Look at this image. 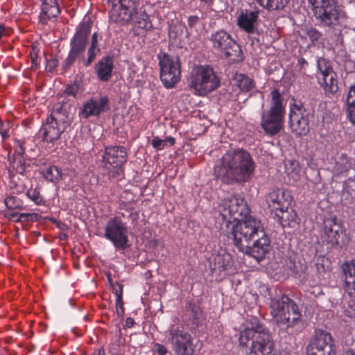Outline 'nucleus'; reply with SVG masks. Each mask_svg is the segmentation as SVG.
<instances>
[{
  "mask_svg": "<svg viewBox=\"0 0 355 355\" xmlns=\"http://www.w3.org/2000/svg\"><path fill=\"white\" fill-rule=\"evenodd\" d=\"M110 110V99L106 95H98L86 100L79 109L80 118L98 117Z\"/></svg>",
  "mask_w": 355,
  "mask_h": 355,
  "instance_id": "dca6fc26",
  "label": "nucleus"
},
{
  "mask_svg": "<svg viewBox=\"0 0 355 355\" xmlns=\"http://www.w3.org/2000/svg\"><path fill=\"white\" fill-rule=\"evenodd\" d=\"M255 166L253 159L246 150H229L215 166L214 174L228 184L244 183L252 178Z\"/></svg>",
  "mask_w": 355,
  "mask_h": 355,
  "instance_id": "f03ea898",
  "label": "nucleus"
},
{
  "mask_svg": "<svg viewBox=\"0 0 355 355\" xmlns=\"http://www.w3.org/2000/svg\"><path fill=\"white\" fill-rule=\"evenodd\" d=\"M111 7L110 20L119 25L123 26L131 21L137 34H141L152 28L148 16L144 12H137L135 0H109Z\"/></svg>",
  "mask_w": 355,
  "mask_h": 355,
  "instance_id": "20e7f679",
  "label": "nucleus"
},
{
  "mask_svg": "<svg viewBox=\"0 0 355 355\" xmlns=\"http://www.w3.org/2000/svg\"><path fill=\"white\" fill-rule=\"evenodd\" d=\"M44 178L51 182L57 183L62 178V171L55 165H50L41 171Z\"/></svg>",
  "mask_w": 355,
  "mask_h": 355,
  "instance_id": "cd10ccee",
  "label": "nucleus"
},
{
  "mask_svg": "<svg viewBox=\"0 0 355 355\" xmlns=\"http://www.w3.org/2000/svg\"><path fill=\"white\" fill-rule=\"evenodd\" d=\"M87 53H88L87 59L83 60V64L86 67L90 65V64L93 62V60H94V58L96 55V52H93V51H92V50H88Z\"/></svg>",
  "mask_w": 355,
  "mask_h": 355,
  "instance_id": "de8ad7c7",
  "label": "nucleus"
},
{
  "mask_svg": "<svg viewBox=\"0 0 355 355\" xmlns=\"http://www.w3.org/2000/svg\"><path fill=\"white\" fill-rule=\"evenodd\" d=\"M345 291L351 297H355V278L350 275L345 278Z\"/></svg>",
  "mask_w": 355,
  "mask_h": 355,
  "instance_id": "c9c22d12",
  "label": "nucleus"
},
{
  "mask_svg": "<svg viewBox=\"0 0 355 355\" xmlns=\"http://www.w3.org/2000/svg\"><path fill=\"white\" fill-rule=\"evenodd\" d=\"M209 267L213 273L231 274L234 272V263L230 253L222 250L218 254H213L209 259Z\"/></svg>",
  "mask_w": 355,
  "mask_h": 355,
  "instance_id": "6ab92c4d",
  "label": "nucleus"
},
{
  "mask_svg": "<svg viewBox=\"0 0 355 355\" xmlns=\"http://www.w3.org/2000/svg\"><path fill=\"white\" fill-rule=\"evenodd\" d=\"M252 341L249 355H275V343L268 330L259 322L257 318H251L241 331L239 344L248 346Z\"/></svg>",
  "mask_w": 355,
  "mask_h": 355,
  "instance_id": "7ed1b4c3",
  "label": "nucleus"
},
{
  "mask_svg": "<svg viewBox=\"0 0 355 355\" xmlns=\"http://www.w3.org/2000/svg\"><path fill=\"white\" fill-rule=\"evenodd\" d=\"M36 216V214L21 213L20 214V218H24L25 220H33V217Z\"/></svg>",
  "mask_w": 355,
  "mask_h": 355,
  "instance_id": "864d4df0",
  "label": "nucleus"
},
{
  "mask_svg": "<svg viewBox=\"0 0 355 355\" xmlns=\"http://www.w3.org/2000/svg\"><path fill=\"white\" fill-rule=\"evenodd\" d=\"M275 215L283 226H291L292 223L296 222L297 215L291 209L290 211L289 208L284 211H279L275 212Z\"/></svg>",
  "mask_w": 355,
  "mask_h": 355,
  "instance_id": "2f4dec72",
  "label": "nucleus"
},
{
  "mask_svg": "<svg viewBox=\"0 0 355 355\" xmlns=\"http://www.w3.org/2000/svg\"><path fill=\"white\" fill-rule=\"evenodd\" d=\"M98 35L97 33H94L92 36L91 44L88 50H92L93 52H98L99 49L98 48Z\"/></svg>",
  "mask_w": 355,
  "mask_h": 355,
  "instance_id": "a19ab883",
  "label": "nucleus"
},
{
  "mask_svg": "<svg viewBox=\"0 0 355 355\" xmlns=\"http://www.w3.org/2000/svg\"><path fill=\"white\" fill-rule=\"evenodd\" d=\"M114 295L116 296V300H123L122 295H123V289L122 286L120 284H117L116 287L114 288Z\"/></svg>",
  "mask_w": 355,
  "mask_h": 355,
  "instance_id": "8fccbe9b",
  "label": "nucleus"
},
{
  "mask_svg": "<svg viewBox=\"0 0 355 355\" xmlns=\"http://www.w3.org/2000/svg\"><path fill=\"white\" fill-rule=\"evenodd\" d=\"M220 81L212 67L199 65L193 68L188 78V87L193 94L205 96L219 87Z\"/></svg>",
  "mask_w": 355,
  "mask_h": 355,
  "instance_id": "0eeeda50",
  "label": "nucleus"
},
{
  "mask_svg": "<svg viewBox=\"0 0 355 355\" xmlns=\"http://www.w3.org/2000/svg\"><path fill=\"white\" fill-rule=\"evenodd\" d=\"M91 28L90 22H83L77 26L76 33L70 42V51L68 56L63 63L64 69H69L76 60L80 58L85 52Z\"/></svg>",
  "mask_w": 355,
  "mask_h": 355,
  "instance_id": "ddd939ff",
  "label": "nucleus"
},
{
  "mask_svg": "<svg viewBox=\"0 0 355 355\" xmlns=\"http://www.w3.org/2000/svg\"><path fill=\"white\" fill-rule=\"evenodd\" d=\"M268 206L272 210L278 212L288 209L292 201L291 196L282 189H275L270 191L266 198Z\"/></svg>",
  "mask_w": 355,
  "mask_h": 355,
  "instance_id": "aec40b11",
  "label": "nucleus"
},
{
  "mask_svg": "<svg viewBox=\"0 0 355 355\" xmlns=\"http://www.w3.org/2000/svg\"><path fill=\"white\" fill-rule=\"evenodd\" d=\"M333 340L330 334L318 330L311 340L307 348V355H334Z\"/></svg>",
  "mask_w": 355,
  "mask_h": 355,
  "instance_id": "a211bd4d",
  "label": "nucleus"
},
{
  "mask_svg": "<svg viewBox=\"0 0 355 355\" xmlns=\"http://www.w3.org/2000/svg\"><path fill=\"white\" fill-rule=\"evenodd\" d=\"M26 188V187L25 184H24V183L18 184L15 186V191H13V193H15L17 194L21 193L25 191Z\"/></svg>",
  "mask_w": 355,
  "mask_h": 355,
  "instance_id": "3c124183",
  "label": "nucleus"
},
{
  "mask_svg": "<svg viewBox=\"0 0 355 355\" xmlns=\"http://www.w3.org/2000/svg\"><path fill=\"white\" fill-rule=\"evenodd\" d=\"M92 355H105L104 351L102 349H95L92 354Z\"/></svg>",
  "mask_w": 355,
  "mask_h": 355,
  "instance_id": "4d7b16f0",
  "label": "nucleus"
},
{
  "mask_svg": "<svg viewBox=\"0 0 355 355\" xmlns=\"http://www.w3.org/2000/svg\"><path fill=\"white\" fill-rule=\"evenodd\" d=\"M344 355H355V351L352 349H348L345 352Z\"/></svg>",
  "mask_w": 355,
  "mask_h": 355,
  "instance_id": "bf43d9fd",
  "label": "nucleus"
},
{
  "mask_svg": "<svg viewBox=\"0 0 355 355\" xmlns=\"http://www.w3.org/2000/svg\"><path fill=\"white\" fill-rule=\"evenodd\" d=\"M164 140H166V142H169L171 145H173L175 142V138L172 137H168L166 138Z\"/></svg>",
  "mask_w": 355,
  "mask_h": 355,
  "instance_id": "13d9d810",
  "label": "nucleus"
},
{
  "mask_svg": "<svg viewBox=\"0 0 355 355\" xmlns=\"http://www.w3.org/2000/svg\"><path fill=\"white\" fill-rule=\"evenodd\" d=\"M268 11L282 10L287 4V0H254Z\"/></svg>",
  "mask_w": 355,
  "mask_h": 355,
  "instance_id": "c756f323",
  "label": "nucleus"
},
{
  "mask_svg": "<svg viewBox=\"0 0 355 355\" xmlns=\"http://www.w3.org/2000/svg\"><path fill=\"white\" fill-rule=\"evenodd\" d=\"M121 217H125L124 213L110 218L105 225L104 236L112 243L116 250H124L129 246L128 227Z\"/></svg>",
  "mask_w": 355,
  "mask_h": 355,
  "instance_id": "9b49d317",
  "label": "nucleus"
},
{
  "mask_svg": "<svg viewBox=\"0 0 355 355\" xmlns=\"http://www.w3.org/2000/svg\"><path fill=\"white\" fill-rule=\"evenodd\" d=\"M127 159L128 154L125 147L120 146L106 147L102 155V168L110 177H118L122 174Z\"/></svg>",
  "mask_w": 355,
  "mask_h": 355,
  "instance_id": "9d476101",
  "label": "nucleus"
},
{
  "mask_svg": "<svg viewBox=\"0 0 355 355\" xmlns=\"http://www.w3.org/2000/svg\"><path fill=\"white\" fill-rule=\"evenodd\" d=\"M168 339L176 355H193V338L190 334L179 328H170L167 331Z\"/></svg>",
  "mask_w": 355,
  "mask_h": 355,
  "instance_id": "2eb2a0df",
  "label": "nucleus"
},
{
  "mask_svg": "<svg viewBox=\"0 0 355 355\" xmlns=\"http://www.w3.org/2000/svg\"><path fill=\"white\" fill-rule=\"evenodd\" d=\"M9 128L8 123H4L0 121V135L3 140L6 139L9 137Z\"/></svg>",
  "mask_w": 355,
  "mask_h": 355,
  "instance_id": "79ce46f5",
  "label": "nucleus"
},
{
  "mask_svg": "<svg viewBox=\"0 0 355 355\" xmlns=\"http://www.w3.org/2000/svg\"><path fill=\"white\" fill-rule=\"evenodd\" d=\"M302 38L308 39L311 44L308 46H315L321 39L322 34L318 29L312 26H305L302 29Z\"/></svg>",
  "mask_w": 355,
  "mask_h": 355,
  "instance_id": "c85d7f7f",
  "label": "nucleus"
},
{
  "mask_svg": "<svg viewBox=\"0 0 355 355\" xmlns=\"http://www.w3.org/2000/svg\"><path fill=\"white\" fill-rule=\"evenodd\" d=\"M16 200L15 197L10 196L6 198L5 203L8 207L15 209L19 205L18 204H15Z\"/></svg>",
  "mask_w": 355,
  "mask_h": 355,
  "instance_id": "09e8293b",
  "label": "nucleus"
},
{
  "mask_svg": "<svg viewBox=\"0 0 355 355\" xmlns=\"http://www.w3.org/2000/svg\"><path fill=\"white\" fill-rule=\"evenodd\" d=\"M341 223L336 216L325 219L322 234V241L330 244L331 246L337 245L339 243L338 239L341 232Z\"/></svg>",
  "mask_w": 355,
  "mask_h": 355,
  "instance_id": "412c9836",
  "label": "nucleus"
},
{
  "mask_svg": "<svg viewBox=\"0 0 355 355\" xmlns=\"http://www.w3.org/2000/svg\"><path fill=\"white\" fill-rule=\"evenodd\" d=\"M286 101L277 89H272L268 95L265 105H262L261 126L264 132L271 136L280 132L284 127Z\"/></svg>",
  "mask_w": 355,
  "mask_h": 355,
  "instance_id": "39448f33",
  "label": "nucleus"
},
{
  "mask_svg": "<svg viewBox=\"0 0 355 355\" xmlns=\"http://www.w3.org/2000/svg\"><path fill=\"white\" fill-rule=\"evenodd\" d=\"M3 32H4V27L3 25L0 24V39L1 38Z\"/></svg>",
  "mask_w": 355,
  "mask_h": 355,
  "instance_id": "052dcab7",
  "label": "nucleus"
},
{
  "mask_svg": "<svg viewBox=\"0 0 355 355\" xmlns=\"http://www.w3.org/2000/svg\"><path fill=\"white\" fill-rule=\"evenodd\" d=\"M159 60L160 78L165 87L169 89L180 80L181 67L178 58L160 52L157 55Z\"/></svg>",
  "mask_w": 355,
  "mask_h": 355,
  "instance_id": "f8f14e48",
  "label": "nucleus"
},
{
  "mask_svg": "<svg viewBox=\"0 0 355 355\" xmlns=\"http://www.w3.org/2000/svg\"><path fill=\"white\" fill-rule=\"evenodd\" d=\"M78 88L76 85H69L67 86L64 90V93L68 96L75 97L77 94Z\"/></svg>",
  "mask_w": 355,
  "mask_h": 355,
  "instance_id": "c03bdc74",
  "label": "nucleus"
},
{
  "mask_svg": "<svg viewBox=\"0 0 355 355\" xmlns=\"http://www.w3.org/2000/svg\"><path fill=\"white\" fill-rule=\"evenodd\" d=\"M212 46L223 52L226 57H236L241 53L240 46L232 36L223 30L213 33L210 36Z\"/></svg>",
  "mask_w": 355,
  "mask_h": 355,
  "instance_id": "f3484780",
  "label": "nucleus"
},
{
  "mask_svg": "<svg viewBox=\"0 0 355 355\" xmlns=\"http://www.w3.org/2000/svg\"><path fill=\"white\" fill-rule=\"evenodd\" d=\"M37 55H35L34 58H32V63H33V64H35V67L37 66Z\"/></svg>",
  "mask_w": 355,
  "mask_h": 355,
  "instance_id": "680f3d73",
  "label": "nucleus"
},
{
  "mask_svg": "<svg viewBox=\"0 0 355 355\" xmlns=\"http://www.w3.org/2000/svg\"><path fill=\"white\" fill-rule=\"evenodd\" d=\"M9 168L19 174H24L26 171V163L24 157H10L8 153Z\"/></svg>",
  "mask_w": 355,
  "mask_h": 355,
  "instance_id": "7c9ffc66",
  "label": "nucleus"
},
{
  "mask_svg": "<svg viewBox=\"0 0 355 355\" xmlns=\"http://www.w3.org/2000/svg\"><path fill=\"white\" fill-rule=\"evenodd\" d=\"M166 143V140L161 139L158 137H154L151 141V145L155 149L162 150L164 148Z\"/></svg>",
  "mask_w": 355,
  "mask_h": 355,
  "instance_id": "ea45409f",
  "label": "nucleus"
},
{
  "mask_svg": "<svg viewBox=\"0 0 355 355\" xmlns=\"http://www.w3.org/2000/svg\"><path fill=\"white\" fill-rule=\"evenodd\" d=\"M233 84L238 87L241 92H247L252 89L255 85L252 78L243 73H236L233 78Z\"/></svg>",
  "mask_w": 355,
  "mask_h": 355,
  "instance_id": "bb28decb",
  "label": "nucleus"
},
{
  "mask_svg": "<svg viewBox=\"0 0 355 355\" xmlns=\"http://www.w3.org/2000/svg\"><path fill=\"white\" fill-rule=\"evenodd\" d=\"M130 218H131L132 220V221H135L138 218V214L137 212L136 211H133L132 210L130 211V214H129V216Z\"/></svg>",
  "mask_w": 355,
  "mask_h": 355,
  "instance_id": "6e6d98bb",
  "label": "nucleus"
},
{
  "mask_svg": "<svg viewBox=\"0 0 355 355\" xmlns=\"http://www.w3.org/2000/svg\"><path fill=\"white\" fill-rule=\"evenodd\" d=\"M14 153L11 157H23L24 148L22 142L19 140H15L14 142Z\"/></svg>",
  "mask_w": 355,
  "mask_h": 355,
  "instance_id": "58836bf2",
  "label": "nucleus"
},
{
  "mask_svg": "<svg viewBox=\"0 0 355 355\" xmlns=\"http://www.w3.org/2000/svg\"><path fill=\"white\" fill-rule=\"evenodd\" d=\"M113 62L109 57L103 58L95 65V71L101 81H108L112 75Z\"/></svg>",
  "mask_w": 355,
  "mask_h": 355,
  "instance_id": "b1692460",
  "label": "nucleus"
},
{
  "mask_svg": "<svg viewBox=\"0 0 355 355\" xmlns=\"http://www.w3.org/2000/svg\"><path fill=\"white\" fill-rule=\"evenodd\" d=\"M134 323V320L132 318H127L125 322V327L130 328L133 326Z\"/></svg>",
  "mask_w": 355,
  "mask_h": 355,
  "instance_id": "5fc2aeb1",
  "label": "nucleus"
},
{
  "mask_svg": "<svg viewBox=\"0 0 355 355\" xmlns=\"http://www.w3.org/2000/svg\"><path fill=\"white\" fill-rule=\"evenodd\" d=\"M116 312L119 317H122L124 314L123 300H116Z\"/></svg>",
  "mask_w": 355,
  "mask_h": 355,
  "instance_id": "49530a36",
  "label": "nucleus"
},
{
  "mask_svg": "<svg viewBox=\"0 0 355 355\" xmlns=\"http://www.w3.org/2000/svg\"><path fill=\"white\" fill-rule=\"evenodd\" d=\"M260 10L254 8L253 10H243L237 17V25L245 32L252 34L256 31L257 23Z\"/></svg>",
  "mask_w": 355,
  "mask_h": 355,
  "instance_id": "4be33fe9",
  "label": "nucleus"
},
{
  "mask_svg": "<svg viewBox=\"0 0 355 355\" xmlns=\"http://www.w3.org/2000/svg\"><path fill=\"white\" fill-rule=\"evenodd\" d=\"M42 20L55 18L60 13V8L58 0H41Z\"/></svg>",
  "mask_w": 355,
  "mask_h": 355,
  "instance_id": "a878e982",
  "label": "nucleus"
},
{
  "mask_svg": "<svg viewBox=\"0 0 355 355\" xmlns=\"http://www.w3.org/2000/svg\"><path fill=\"white\" fill-rule=\"evenodd\" d=\"M63 130L59 127L58 121L52 116L48 117L46 123L43 125L40 130L44 141L48 143H52L58 140Z\"/></svg>",
  "mask_w": 355,
  "mask_h": 355,
  "instance_id": "5701e85b",
  "label": "nucleus"
},
{
  "mask_svg": "<svg viewBox=\"0 0 355 355\" xmlns=\"http://www.w3.org/2000/svg\"><path fill=\"white\" fill-rule=\"evenodd\" d=\"M317 65L321 77L330 73V71H334L329 61L323 58L318 59Z\"/></svg>",
  "mask_w": 355,
  "mask_h": 355,
  "instance_id": "f704fd0d",
  "label": "nucleus"
},
{
  "mask_svg": "<svg viewBox=\"0 0 355 355\" xmlns=\"http://www.w3.org/2000/svg\"><path fill=\"white\" fill-rule=\"evenodd\" d=\"M352 166V160L346 155L342 154L336 162L334 171L338 174L347 173Z\"/></svg>",
  "mask_w": 355,
  "mask_h": 355,
  "instance_id": "473e14b6",
  "label": "nucleus"
},
{
  "mask_svg": "<svg viewBox=\"0 0 355 355\" xmlns=\"http://www.w3.org/2000/svg\"><path fill=\"white\" fill-rule=\"evenodd\" d=\"M199 18L197 16H190L188 18V24L192 28L198 22Z\"/></svg>",
  "mask_w": 355,
  "mask_h": 355,
  "instance_id": "603ef678",
  "label": "nucleus"
},
{
  "mask_svg": "<svg viewBox=\"0 0 355 355\" xmlns=\"http://www.w3.org/2000/svg\"><path fill=\"white\" fill-rule=\"evenodd\" d=\"M314 16L323 26L335 28L345 24V12L339 9L334 0H308Z\"/></svg>",
  "mask_w": 355,
  "mask_h": 355,
  "instance_id": "6e6552de",
  "label": "nucleus"
},
{
  "mask_svg": "<svg viewBox=\"0 0 355 355\" xmlns=\"http://www.w3.org/2000/svg\"><path fill=\"white\" fill-rule=\"evenodd\" d=\"M153 351L157 355H166L167 349L162 344L156 343L153 346Z\"/></svg>",
  "mask_w": 355,
  "mask_h": 355,
  "instance_id": "a18cd8bd",
  "label": "nucleus"
},
{
  "mask_svg": "<svg viewBox=\"0 0 355 355\" xmlns=\"http://www.w3.org/2000/svg\"><path fill=\"white\" fill-rule=\"evenodd\" d=\"M343 270L345 277L351 275L353 278H355V260L345 263Z\"/></svg>",
  "mask_w": 355,
  "mask_h": 355,
  "instance_id": "e433bc0d",
  "label": "nucleus"
},
{
  "mask_svg": "<svg viewBox=\"0 0 355 355\" xmlns=\"http://www.w3.org/2000/svg\"><path fill=\"white\" fill-rule=\"evenodd\" d=\"M310 114L301 103L290 104L289 123L293 132L297 136L306 135L309 132Z\"/></svg>",
  "mask_w": 355,
  "mask_h": 355,
  "instance_id": "4468645a",
  "label": "nucleus"
},
{
  "mask_svg": "<svg viewBox=\"0 0 355 355\" xmlns=\"http://www.w3.org/2000/svg\"><path fill=\"white\" fill-rule=\"evenodd\" d=\"M349 121L355 126V105L346 106Z\"/></svg>",
  "mask_w": 355,
  "mask_h": 355,
  "instance_id": "37998d69",
  "label": "nucleus"
},
{
  "mask_svg": "<svg viewBox=\"0 0 355 355\" xmlns=\"http://www.w3.org/2000/svg\"><path fill=\"white\" fill-rule=\"evenodd\" d=\"M27 197L37 205L44 204L42 196L40 193V191L37 188H31L26 193Z\"/></svg>",
  "mask_w": 355,
  "mask_h": 355,
  "instance_id": "72a5a7b5",
  "label": "nucleus"
},
{
  "mask_svg": "<svg viewBox=\"0 0 355 355\" xmlns=\"http://www.w3.org/2000/svg\"><path fill=\"white\" fill-rule=\"evenodd\" d=\"M218 211L223 220H237L235 224L245 220L248 217H253L249 214V209L244 198L239 196H231L222 200L218 205ZM234 223L228 222L227 232L230 231Z\"/></svg>",
  "mask_w": 355,
  "mask_h": 355,
  "instance_id": "1a4fd4ad",
  "label": "nucleus"
},
{
  "mask_svg": "<svg viewBox=\"0 0 355 355\" xmlns=\"http://www.w3.org/2000/svg\"><path fill=\"white\" fill-rule=\"evenodd\" d=\"M268 306L272 318L287 329L295 327L301 320L297 304L287 295L271 298Z\"/></svg>",
  "mask_w": 355,
  "mask_h": 355,
  "instance_id": "423d86ee",
  "label": "nucleus"
},
{
  "mask_svg": "<svg viewBox=\"0 0 355 355\" xmlns=\"http://www.w3.org/2000/svg\"><path fill=\"white\" fill-rule=\"evenodd\" d=\"M227 234L240 252L251 255L258 261L270 251V240L261 221L254 217L233 225Z\"/></svg>",
  "mask_w": 355,
  "mask_h": 355,
  "instance_id": "f257e3e1",
  "label": "nucleus"
},
{
  "mask_svg": "<svg viewBox=\"0 0 355 355\" xmlns=\"http://www.w3.org/2000/svg\"><path fill=\"white\" fill-rule=\"evenodd\" d=\"M346 106L355 105V83L350 86L347 96Z\"/></svg>",
  "mask_w": 355,
  "mask_h": 355,
  "instance_id": "4c0bfd02",
  "label": "nucleus"
},
{
  "mask_svg": "<svg viewBox=\"0 0 355 355\" xmlns=\"http://www.w3.org/2000/svg\"><path fill=\"white\" fill-rule=\"evenodd\" d=\"M62 225V224L61 223H59L58 224V227L62 228V227H61V225Z\"/></svg>",
  "mask_w": 355,
  "mask_h": 355,
  "instance_id": "e2e57ef3",
  "label": "nucleus"
},
{
  "mask_svg": "<svg viewBox=\"0 0 355 355\" xmlns=\"http://www.w3.org/2000/svg\"><path fill=\"white\" fill-rule=\"evenodd\" d=\"M336 77L337 75L334 71H330L329 74L318 77L321 87L323 88L325 94L329 97L334 96L338 92Z\"/></svg>",
  "mask_w": 355,
  "mask_h": 355,
  "instance_id": "393cba45",
  "label": "nucleus"
}]
</instances>
